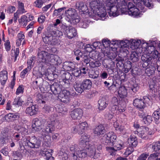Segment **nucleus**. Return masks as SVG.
<instances>
[{
    "instance_id": "obj_56",
    "label": "nucleus",
    "mask_w": 160,
    "mask_h": 160,
    "mask_svg": "<svg viewBox=\"0 0 160 160\" xmlns=\"http://www.w3.org/2000/svg\"><path fill=\"white\" fill-rule=\"evenodd\" d=\"M14 57L13 56V59L12 58V59L13 60L14 62L16 61L17 58L19 54V48H17L16 49V50L14 51Z\"/></svg>"
},
{
    "instance_id": "obj_27",
    "label": "nucleus",
    "mask_w": 160,
    "mask_h": 160,
    "mask_svg": "<svg viewBox=\"0 0 160 160\" xmlns=\"http://www.w3.org/2000/svg\"><path fill=\"white\" fill-rule=\"evenodd\" d=\"M157 66L158 67V65H157L153 64L149 67L147 68L145 71L146 73L149 76L152 75L154 73L156 70V67H157ZM157 70L159 71L158 68H157Z\"/></svg>"
},
{
    "instance_id": "obj_43",
    "label": "nucleus",
    "mask_w": 160,
    "mask_h": 160,
    "mask_svg": "<svg viewBox=\"0 0 160 160\" xmlns=\"http://www.w3.org/2000/svg\"><path fill=\"white\" fill-rule=\"evenodd\" d=\"M76 6L77 9L81 10L82 11H85V8H86V6H85L83 3L82 2H77Z\"/></svg>"
},
{
    "instance_id": "obj_58",
    "label": "nucleus",
    "mask_w": 160,
    "mask_h": 160,
    "mask_svg": "<svg viewBox=\"0 0 160 160\" xmlns=\"http://www.w3.org/2000/svg\"><path fill=\"white\" fill-rule=\"evenodd\" d=\"M159 155V153L158 152H155L152 154L148 157V160H152L155 159L157 158Z\"/></svg>"
},
{
    "instance_id": "obj_16",
    "label": "nucleus",
    "mask_w": 160,
    "mask_h": 160,
    "mask_svg": "<svg viewBox=\"0 0 160 160\" xmlns=\"http://www.w3.org/2000/svg\"><path fill=\"white\" fill-rule=\"evenodd\" d=\"M53 152L52 149H44L40 151V153L42 156L46 157V160H53L54 158L52 156Z\"/></svg>"
},
{
    "instance_id": "obj_39",
    "label": "nucleus",
    "mask_w": 160,
    "mask_h": 160,
    "mask_svg": "<svg viewBox=\"0 0 160 160\" xmlns=\"http://www.w3.org/2000/svg\"><path fill=\"white\" fill-rule=\"evenodd\" d=\"M126 107V104L124 102H121L119 104L118 106V109L117 111V112H121L124 111L125 110Z\"/></svg>"
},
{
    "instance_id": "obj_23",
    "label": "nucleus",
    "mask_w": 160,
    "mask_h": 160,
    "mask_svg": "<svg viewBox=\"0 0 160 160\" xmlns=\"http://www.w3.org/2000/svg\"><path fill=\"white\" fill-rule=\"evenodd\" d=\"M50 88L54 94H58L61 91L60 85L56 82H54L50 86Z\"/></svg>"
},
{
    "instance_id": "obj_53",
    "label": "nucleus",
    "mask_w": 160,
    "mask_h": 160,
    "mask_svg": "<svg viewBox=\"0 0 160 160\" xmlns=\"http://www.w3.org/2000/svg\"><path fill=\"white\" fill-rule=\"evenodd\" d=\"M43 3L42 0H37L34 2V5L37 7L41 8Z\"/></svg>"
},
{
    "instance_id": "obj_47",
    "label": "nucleus",
    "mask_w": 160,
    "mask_h": 160,
    "mask_svg": "<svg viewBox=\"0 0 160 160\" xmlns=\"http://www.w3.org/2000/svg\"><path fill=\"white\" fill-rule=\"evenodd\" d=\"M31 68V67L30 66H28L27 68L24 69L20 73V77L22 78H24L25 77L26 74L29 71Z\"/></svg>"
},
{
    "instance_id": "obj_28",
    "label": "nucleus",
    "mask_w": 160,
    "mask_h": 160,
    "mask_svg": "<svg viewBox=\"0 0 160 160\" xmlns=\"http://www.w3.org/2000/svg\"><path fill=\"white\" fill-rule=\"evenodd\" d=\"M83 88L84 90H88L91 89L92 86V82L89 79H86L82 83Z\"/></svg>"
},
{
    "instance_id": "obj_42",
    "label": "nucleus",
    "mask_w": 160,
    "mask_h": 160,
    "mask_svg": "<svg viewBox=\"0 0 160 160\" xmlns=\"http://www.w3.org/2000/svg\"><path fill=\"white\" fill-rule=\"evenodd\" d=\"M58 155L62 160H67L68 158V154L63 150L62 149L59 152Z\"/></svg>"
},
{
    "instance_id": "obj_46",
    "label": "nucleus",
    "mask_w": 160,
    "mask_h": 160,
    "mask_svg": "<svg viewBox=\"0 0 160 160\" xmlns=\"http://www.w3.org/2000/svg\"><path fill=\"white\" fill-rule=\"evenodd\" d=\"M152 115L155 120H158L160 118V108L154 112Z\"/></svg>"
},
{
    "instance_id": "obj_20",
    "label": "nucleus",
    "mask_w": 160,
    "mask_h": 160,
    "mask_svg": "<svg viewBox=\"0 0 160 160\" xmlns=\"http://www.w3.org/2000/svg\"><path fill=\"white\" fill-rule=\"evenodd\" d=\"M82 111L81 109L78 108L74 109L72 112L71 117L74 119H79L82 117Z\"/></svg>"
},
{
    "instance_id": "obj_2",
    "label": "nucleus",
    "mask_w": 160,
    "mask_h": 160,
    "mask_svg": "<svg viewBox=\"0 0 160 160\" xmlns=\"http://www.w3.org/2000/svg\"><path fill=\"white\" fill-rule=\"evenodd\" d=\"M66 19L68 22L74 24L79 22L80 19L75 10L74 9L70 8L65 12Z\"/></svg>"
},
{
    "instance_id": "obj_35",
    "label": "nucleus",
    "mask_w": 160,
    "mask_h": 160,
    "mask_svg": "<svg viewBox=\"0 0 160 160\" xmlns=\"http://www.w3.org/2000/svg\"><path fill=\"white\" fill-rule=\"evenodd\" d=\"M113 147L110 148L111 149H113L114 151H117L119 150L124 147L123 144L122 143L116 142L113 144Z\"/></svg>"
},
{
    "instance_id": "obj_45",
    "label": "nucleus",
    "mask_w": 160,
    "mask_h": 160,
    "mask_svg": "<svg viewBox=\"0 0 160 160\" xmlns=\"http://www.w3.org/2000/svg\"><path fill=\"white\" fill-rule=\"evenodd\" d=\"M102 52L105 56L109 57L111 52L110 51V48H104L101 49Z\"/></svg>"
},
{
    "instance_id": "obj_59",
    "label": "nucleus",
    "mask_w": 160,
    "mask_h": 160,
    "mask_svg": "<svg viewBox=\"0 0 160 160\" xmlns=\"http://www.w3.org/2000/svg\"><path fill=\"white\" fill-rule=\"evenodd\" d=\"M53 108L50 106L46 105L43 108V110L46 113H49L51 111Z\"/></svg>"
},
{
    "instance_id": "obj_38",
    "label": "nucleus",
    "mask_w": 160,
    "mask_h": 160,
    "mask_svg": "<svg viewBox=\"0 0 160 160\" xmlns=\"http://www.w3.org/2000/svg\"><path fill=\"white\" fill-rule=\"evenodd\" d=\"M150 147L155 152H157L160 150V142H158L153 143L150 145Z\"/></svg>"
},
{
    "instance_id": "obj_4",
    "label": "nucleus",
    "mask_w": 160,
    "mask_h": 160,
    "mask_svg": "<svg viewBox=\"0 0 160 160\" xmlns=\"http://www.w3.org/2000/svg\"><path fill=\"white\" fill-rule=\"evenodd\" d=\"M151 103L150 98L147 96H144L143 99L137 98L133 101V104L139 109L144 108L146 104L149 105Z\"/></svg>"
},
{
    "instance_id": "obj_8",
    "label": "nucleus",
    "mask_w": 160,
    "mask_h": 160,
    "mask_svg": "<svg viewBox=\"0 0 160 160\" xmlns=\"http://www.w3.org/2000/svg\"><path fill=\"white\" fill-rule=\"evenodd\" d=\"M143 51H144L145 54H148V57H151V60L152 58H157L158 57V52L153 46L147 47L146 48L143 47Z\"/></svg>"
},
{
    "instance_id": "obj_54",
    "label": "nucleus",
    "mask_w": 160,
    "mask_h": 160,
    "mask_svg": "<svg viewBox=\"0 0 160 160\" xmlns=\"http://www.w3.org/2000/svg\"><path fill=\"white\" fill-rule=\"evenodd\" d=\"M102 43L104 48H110V42L107 39H104L102 41Z\"/></svg>"
},
{
    "instance_id": "obj_55",
    "label": "nucleus",
    "mask_w": 160,
    "mask_h": 160,
    "mask_svg": "<svg viewBox=\"0 0 160 160\" xmlns=\"http://www.w3.org/2000/svg\"><path fill=\"white\" fill-rule=\"evenodd\" d=\"M70 149L71 151L73 152V153L77 152V150L78 149L77 145L75 144L71 145L70 146Z\"/></svg>"
},
{
    "instance_id": "obj_34",
    "label": "nucleus",
    "mask_w": 160,
    "mask_h": 160,
    "mask_svg": "<svg viewBox=\"0 0 160 160\" xmlns=\"http://www.w3.org/2000/svg\"><path fill=\"white\" fill-rule=\"evenodd\" d=\"M128 142L130 145H131L133 147H135L138 143L136 137L133 136H131L128 139Z\"/></svg>"
},
{
    "instance_id": "obj_62",
    "label": "nucleus",
    "mask_w": 160,
    "mask_h": 160,
    "mask_svg": "<svg viewBox=\"0 0 160 160\" xmlns=\"http://www.w3.org/2000/svg\"><path fill=\"white\" fill-rule=\"evenodd\" d=\"M139 87L138 84H134L131 87V90L134 92L137 91L139 89Z\"/></svg>"
},
{
    "instance_id": "obj_10",
    "label": "nucleus",
    "mask_w": 160,
    "mask_h": 160,
    "mask_svg": "<svg viewBox=\"0 0 160 160\" xmlns=\"http://www.w3.org/2000/svg\"><path fill=\"white\" fill-rule=\"evenodd\" d=\"M83 148V150H78L72 154V159L73 160H83L87 156L88 152L86 148Z\"/></svg>"
},
{
    "instance_id": "obj_40",
    "label": "nucleus",
    "mask_w": 160,
    "mask_h": 160,
    "mask_svg": "<svg viewBox=\"0 0 160 160\" xmlns=\"http://www.w3.org/2000/svg\"><path fill=\"white\" fill-rule=\"evenodd\" d=\"M152 118L151 115H147L144 117L143 119V121L146 125L149 124L152 122Z\"/></svg>"
},
{
    "instance_id": "obj_3",
    "label": "nucleus",
    "mask_w": 160,
    "mask_h": 160,
    "mask_svg": "<svg viewBox=\"0 0 160 160\" xmlns=\"http://www.w3.org/2000/svg\"><path fill=\"white\" fill-rule=\"evenodd\" d=\"M59 124V122L57 120L52 121L50 123H48L45 129L42 131L41 134L43 137L46 136L49 137L48 135L49 133H51L55 130V127H57Z\"/></svg>"
},
{
    "instance_id": "obj_18",
    "label": "nucleus",
    "mask_w": 160,
    "mask_h": 160,
    "mask_svg": "<svg viewBox=\"0 0 160 160\" xmlns=\"http://www.w3.org/2000/svg\"><path fill=\"white\" fill-rule=\"evenodd\" d=\"M130 44V41L128 40L121 41L120 42V47L118 48L120 52H126L127 54L128 52V49Z\"/></svg>"
},
{
    "instance_id": "obj_33",
    "label": "nucleus",
    "mask_w": 160,
    "mask_h": 160,
    "mask_svg": "<svg viewBox=\"0 0 160 160\" xmlns=\"http://www.w3.org/2000/svg\"><path fill=\"white\" fill-rule=\"evenodd\" d=\"M64 67L68 71H72L75 67V64L72 62H65Z\"/></svg>"
},
{
    "instance_id": "obj_49",
    "label": "nucleus",
    "mask_w": 160,
    "mask_h": 160,
    "mask_svg": "<svg viewBox=\"0 0 160 160\" xmlns=\"http://www.w3.org/2000/svg\"><path fill=\"white\" fill-rule=\"evenodd\" d=\"M65 78L63 79V82L68 85L69 83V79L70 78L71 75L69 73L64 74Z\"/></svg>"
},
{
    "instance_id": "obj_51",
    "label": "nucleus",
    "mask_w": 160,
    "mask_h": 160,
    "mask_svg": "<svg viewBox=\"0 0 160 160\" xmlns=\"http://www.w3.org/2000/svg\"><path fill=\"white\" fill-rule=\"evenodd\" d=\"M24 88L22 85L19 86L17 88L16 93L17 95H19L20 94H22L24 92Z\"/></svg>"
},
{
    "instance_id": "obj_63",
    "label": "nucleus",
    "mask_w": 160,
    "mask_h": 160,
    "mask_svg": "<svg viewBox=\"0 0 160 160\" xmlns=\"http://www.w3.org/2000/svg\"><path fill=\"white\" fill-rule=\"evenodd\" d=\"M118 99L116 97H113L112 98L111 101V105L118 106Z\"/></svg>"
},
{
    "instance_id": "obj_50",
    "label": "nucleus",
    "mask_w": 160,
    "mask_h": 160,
    "mask_svg": "<svg viewBox=\"0 0 160 160\" xmlns=\"http://www.w3.org/2000/svg\"><path fill=\"white\" fill-rule=\"evenodd\" d=\"M74 54L76 56V59L77 60H80V58H82L83 54L79 50H76L74 51Z\"/></svg>"
},
{
    "instance_id": "obj_41",
    "label": "nucleus",
    "mask_w": 160,
    "mask_h": 160,
    "mask_svg": "<svg viewBox=\"0 0 160 160\" xmlns=\"http://www.w3.org/2000/svg\"><path fill=\"white\" fill-rule=\"evenodd\" d=\"M23 101L21 99L20 97H18L15 98L13 102V105L16 107H19L22 106Z\"/></svg>"
},
{
    "instance_id": "obj_60",
    "label": "nucleus",
    "mask_w": 160,
    "mask_h": 160,
    "mask_svg": "<svg viewBox=\"0 0 160 160\" xmlns=\"http://www.w3.org/2000/svg\"><path fill=\"white\" fill-rule=\"evenodd\" d=\"M5 49L7 51H9L11 48L10 42L9 40H7L4 43Z\"/></svg>"
},
{
    "instance_id": "obj_1",
    "label": "nucleus",
    "mask_w": 160,
    "mask_h": 160,
    "mask_svg": "<svg viewBox=\"0 0 160 160\" xmlns=\"http://www.w3.org/2000/svg\"><path fill=\"white\" fill-rule=\"evenodd\" d=\"M62 32L58 30L52 31L51 34H47L43 38V41L46 43L55 45L58 42V38L62 36Z\"/></svg>"
},
{
    "instance_id": "obj_13",
    "label": "nucleus",
    "mask_w": 160,
    "mask_h": 160,
    "mask_svg": "<svg viewBox=\"0 0 160 160\" xmlns=\"http://www.w3.org/2000/svg\"><path fill=\"white\" fill-rule=\"evenodd\" d=\"M41 142L35 136L32 137L29 140H26L25 144L32 148H38L41 145Z\"/></svg>"
},
{
    "instance_id": "obj_32",
    "label": "nucleus",
    "mask_w": 160,
    "mask_h": 160,
    "mask_svg": "<svg viewBox=\"0 0 160 160\" xmlns=\"http://www.w3.org/2000/svg\"><path fill=\"white\" fill-rule=\"evenodd\" d=\"M98 103L99 105L98 108L100 110L104 109L108 105L106 103V100L104 98H102L100 99L98 101Z\"/></svg>"
},
{
    "instance_id": "obj_9",
    "label": "nucleus",
    "mask_w": 160,
    "mask_h": 160,
    "mask_svg": "<svg viewBox=\"0 0 160 160\" xmlns=\"http://www.w3.org/2000/svg\"><path fill=\"white\" fill-rule=\"evenodd\" d=\"M62 28L64 30L63 32L64 34L69 39H72L77 35L76 30L71 26H64Z\"/></svg>"
},
{
    "instance_id": "obj_7",
    "label": "nucleus",
    "mask_w": 160,
    "mask_h": 160,
    "mask_svg": "<svg viewBox=\"0 0 160 160\" xmlns=\"http://www.w3.org/2000/svg\"><path fill=\"white\" fill-rule=\"evenodd\" d=\"M70 92L67 90H62L59 93L58 98L61 101L65 103H68L71 99Z\"/></svg>"
},
{
    "instance_id": "obj_36",
    "label": "nucleus",
    "mask_w": 160,
    "mask_h": 160,
    "mask_svg": "<svg viewBox=\"0 0 160 160\" xmlns=\"http://www.w3.org/2000/svg\"><path fill=\"white\" fill-rule=\"evenodd\" d=\"M113 125L116 130L118 131L123 134L125 132V130L124 126L120 125L117 122H114Z\"/></svg>"
},
{
    "instance_id": "obj_12",
    "label": "nucleus",
    "mask_w": 160,
    "mask_h": 160,
    "mask_svg": "<svg viewBox=\"0 0 160 160\" xmlns=\"http://www.w3.org/2000/svg\"><path fill=\"white\" fill-rule=\"evenodd\" d=\"M51 54L44 51H39L38 54V57L40 61L48 64L49 62V59Z\"/></svg>"
},
{
    "instance_id": "obj_17",
    "label": "nucleus",
    "mask_w": 160,
    "mask_h": 160,
    "mask_svg": "<svg viewBox=\"0 0 160 160\" xmlns=\"http://www.w3.org/2000/svg\"><path fill=\"white\" fill-rule=\"evenodd\" d=\"M149 128L147 127L142 126L138 129L135 133L138 134V136L142 138L145 139L147 138V132Z\"/></svg>"
},
{
    "instance_id": "obj_19",
    "label": "nucleus",
    "mask_w": 160,
    "mask_h": 160,
    "mask_svg": "<svg viewBox=\"0 0 160 160\" xmlns=\"http://www.w3.org/2000/svg\"><path fill=\"white\" fill-rule=\"evenodd\" d=\"M48 64L52 65H58L62 63V60L57 55L51 54Z\"/></svg>"
},
{
    "instance_id": "obj_48",
    "label": "nucleus",
    "mask_w": 160,
    "mask_h": 160,
    "mask_svg": "<svg viewBox=\"0 0 160 160\" xmlns=\"http://www.w3.org/2000/svg\"><path fill=\"white\" fill-rule=\"evenodd\" d=\"M89 24V21L88 18H86L82 22L79 23V25L80 27L83 28H87Z\"/></svg>"
},
{
    "instance_id": "obj_21",
    "label": "nucleus",
    "mask_w": 160,
    "mask_h": 160,
    "mask_svg": "<svg viewBox=\"0 0 160 160\" xmlns=\"http://www.w3.org/2000/svg\"><path fill=\"white\" fill-rule=\"evenodd\" d=\"M8 79V72L5 70H3L0 72V82L2 85H4L6 83Z\"/></svg>"
},
{
    "instance_id": "obj_24",
    "label": "nucleus",
    "mask_w": 160,
    "mask_h": 160,
    "mask_svg": "<svg viewBox=\"0 0 160 160\" xmlns=\"http://www.w3.org/2000/svg\"><path fill=\"white\" fill-rule=\"evenodd\" d=\"M38 109L35 106L32 105L31 107L27 108L25 110V112L27 114L30 116L34 115L37 113Z\"/></svg>"
},
{
    "instance_id": "obj_15",
    "label": "nucleus",
    "mask_w": 160,
    "mask_h": 160,
    "mask_svg": "<svg viewBox=\"0 0 160 160\" xmlns=\"http://www.w3.org/2000/svg\"><path fill=\"white\" fill-rule=\"evenodd\" d=\"M117 138L115 133L113 132H110L104 135L103 139L107 144H113Z\"/></svg>"
},
{
    "instance_id": "obj_25",
    "label": "nucleus",
    "mask_w": 160,
    "mask_h": 160,
    "mask_svg": "<svg viewBox=\"0 0 160 160\" xmlns=\"http://www.w3.org/2000/svg\"><path fill=\"white\" fill-rule=\"evenodd\" d=\"M130 42V48L133 50L138 48L140 45L142 43L140 40H136L135 39L131 40Z\"/></svg>"
},
{
    "instance_id": "obj_37",
    "label": "nucleus",
    "mask_w": 160,
    "mask_h": 160,
    "mask_svg": "<svg viewBox=\"0 0 160 160\" xmlns=\"http://www.w3.org/2000/svg\"><path fill=\"white\" fill-rule=\"evenodd\" d=\"M78 125L79 129V134L82 133L83 132V130L86 129L88 126V124L86 122H82Z\"/></svg>"
},
{
    "instance_id": "obj_64",
    "label": "nucleus",
    "mask_w": 160,
    "mask_h": 160,
    "mask_svg": "<svg viewBox=\"0 0 160 160\" xmlns=\"http://www.w3.org/2000/svg\"><path fill=\"white\" fill-rule=\"evenodd\" d=\"M148 156V155L146 153L142 154L139 157L138 160H145Z\"/></svg>"
},
{
    "instance_id": "obj_57",
    "label": "nucleus",
    "mask_w": 160,
    "mask_h": 160,
    "mask_svg": "<svg viewBox=\"0 0 160 160\" xmlns=\"http://www.w3.org/2000/svg\"><path fill=\"white\" fill-rule=\"evenodd\" d=\"M90 66L92 68L95 67H98L101 66V63L99 61H96L93 63L90 62L89 64Z\"/></svg>"
},
{
    "instance_id": "obj_52",
    "label": "nucleus",
    "mask_w": 160,
    "mask_h": 160,
    "mask_svg": "<svg viewBox=\"0 0 160 160\" xmlns=\"http://www.w3.org/2000/svg\"><path fill=\"white\" fill-rule=\"evenodd\" d=\"M19 22L20 23L23 24L24 25L26 24L28 22L27 17H26V16H22L19 20Z\"/></svg>"
},
{
    "instance_id": "obj_11",
    "label": "nucleus",
    "mask_w": 160,
    "mask_h": 160,
    "mask_svg": "<svg viewBox=\"0 0 160 160\" xmlns=\"http://www.w3.org/2000/svg\"><path fill=\"white\" fill-rule=\"evenodd\" d=\"M101 146L99 145L98 146L97 145H89L88 148H85L87 151L88 150V156L93 158H96L97 157L96 156V148L97 150L101 149Z\"/></svg>"
},
{
    "instance_id": "obj_22",
    "label": "nucleus",
    "mask_w": 160,
    "mask_h": 160,
    "mask_svg": "<svg viewBox=\"0 0 160 160\" xmlns=\"http://www.w3.org/2000/svg\"><path fill=\"white\" fill-rule=\"evenodd\" d=\"M94 133L98 135H102L105 132L104 126L102 125H100L94 128L93 130Z\"/></svg>"
},
{
    "instance_id": "obj_31",
    "label": "nucleus",
    "mask_w": 160,
    "mask_h": 160,
    "mask_svg": "<svg viewBox=\"0 0 160 160\" xmlns=\"http://www.w3.org/2000/svg\"><path fill=\"white\" fill-rule=\"evenodd\" d=\"M118 94L122 98H124L127 96V92L124 87H121L118 91Z\"/></svg>"
},
{
    "instance_id": "obj_26",
    "label": "nucleus",
    "mask_w": 160,
    "mask_h": 160,
    "mask_svg": "<svg viewBox=\"0 0 160 160\" xmlns=\"http://www.w3.org/2000/svg\"><path fill=\"white\" fill-rule=\"evenodd\" d=\"M42 124L41 120L38 118H35L32 121V128L35 130L38 131L40 128V126L42 125Z\"/></svg>"
},
{
    "instance_id": "obj_30",
    "label": "nucleus",
    "mask_w": 160,
    "mask_h": 160,
    "mask_svg": "<svg viewBox=\"0 0 160 160\" xmlns=\"http://www.w3.org/2000/svg\"><path fill=\"white\" fill-rule=\"evenodd\" d=\"M82 83H80L78 81H76L74 84L73 87L75 90L79 93H82L84 90L82 87Z\"/></svg>"
},
{
    "instance_id": "obj_29",
    "label": "nucleus",
    "mask_w": 160,
    "mask_h": 160,
    "mask_svg": "<svg viewBox=\"0 0 160 160\" xmlns=\"http://www.w3.org/2000/svg\"><path fill=\"white\" fill-rule=\"evenodd\" d=\"M140 53H142L143 54L141 57L142 60L144 62L145 65H148V64L150 61L151 60V57H148L147 54H145L144 51H143V48H142V52H139Z\"/></svg>"
},
{
    "instance_id": "obj_61",
    "label": "nucleus",
    "mask_w": 160,
    "mask_h": 160,
    "mask_svg": "<svg viewBox=\"0 0 160 160\" xmlns=\"http://www.w3.org/2000/svg\"><path fill=\"white\" fill-rule=\"evenodd\" d=\"M134 151V149L132 147H130L128 148L125 152L126 154L128 155H129L131 154L132 152Z\"/></svg>"
},
{
    "instance_id": "obj_5",
    "label": "nucleus",
    "mask_w": 160,
    "mask_h": 160,
    "mask_svg": "<svg viewBox=\"0 0 160 160\" xmlns=\"http://www.w3.org/2000/svg\"><path fill=\"white\" fill-rule=\"evenodd\" d=\"M134 6L132 3L129 2L127 7L128 12V14L133 17H137L140 14V8L136 5Z\"/></svg>"
},
{
    "instance_id": "obj_44",
    "label": "nucleus",
    "mask_w": 160,
    "mask_h": 160,
    "mask_svg": "<svg viewBox=\"0 0 160 160\" xmlns=\"http://www.w3.org/2000/svg\"><path fill=\"white\" fill-rule=\"evenodd\" d=\"M72 74L74 76L78 77L79 76L82 71L80 69L78 68H75L72 71Z\"/></svg>"
},
{
    "instance_id": "obj_14",
    "label": "nucleus",
    "mask_w": 160,
    "mask_h": 160,
    "mask_svg": "<svg viewBox=\"0 0 160 160\" xmlns=\"http://www.w3.org/2000/svg\"><path fill=\"white\" fill-rule=\"evenodd\" d=\"M90 136L84 134L81 136L79 142V145L82 148H88L89 145Z\"/></svg>"
},
{
    "instance_id": "obj_6",
    "label": "nucleus",
    "mask_w": 160,
    "mask_h": 160,
    "mask_svg": "<svg viewBox=\"0 0 160 160\" xmlns=\"http://www.w3.org/2000/svg\"><path fill=\"white\" fill-rule=\"evenodd\" d=\"M133 2L141 10L143 9L144 5L149 9L152 8L153 6L151 0H133Z\"/></svg>"
}]
</instances>
